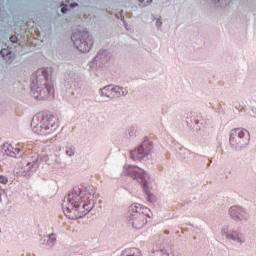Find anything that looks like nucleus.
Returning a JSON list of instances; mask_svg holds the SVG:
<instances>
[{
  "label": "nucleus",
  "instance_id": "f8f14e48",
  "mask_svg": "<svg viewBox=\"0 0 256 256\" xmlns=\"http://www.w3.org/2000/svg\"><path fill=\"white\" fill-rule=\"evenodd\" d=\"M229 215L234 221H248L249 213L241 206H231L229 208Z\"/></svg>",
  "mask_w": 256,
  "mask_h": 256
},
{
  "label": "nucleus",
  "instance_id": "473e14b6",
  "mask_svg": "<svg viewBox=\"0 0 256 256\" xmlns=\"http://www.w3.org/2000/svg\"><path fill=\"white\" fill-rule=\"evenodd\" d=\"M165 233H166V235H169V231L166 230Z\"/></svg>",
  "mask_w": 256,
  "mask_h": 256
},
{
  "label": "nucleus",
  "instance_id": "2f4dec72",
  "mask_svg": "<svg viewBox=\"0 0 256 256\" xmlns=\"http://www.w3.org/2000/svg\"><path fill=\"white\" fill-rule=\"evenodd\" d=\"M77 5H79V4H77V3H72V4H70V7H77Z\"/></svg>",
  "mask_w": 256,
  "mask_h": 256
},
{
  "label": "nucleus",
  "instance_id": "412c9836",
  "mask_svg": "<svg viewBox=\"0 0 256 256\" xmlns=\"http://www.w3.org/2000/svg\"><path fill=\"white\" fill-rule=\"evenodd\" d=\"M66 155H68V157H73V155H75V146L73 145L66 146Z\"/></svg>",
  "mask_w": 256,
  "mask_h": 256
},
{
  "label": "nucleus",
  "instance_id": "a211bd4d",
  "mask_svg": "<svg viewBox=\"0 0 256 256\" xmlns=\"http://www.w3.org/2000/svg\"><path fill=\"white\" fill-rule=\"evenodd\" d=\"M12 149H13V146L9 143H4L2 146H1V153H6V155L8 153H12Z\"/></svg>",
  "mask_w": 256,
  "mask_h": 256
},
{
  "label": "nucleus",
  "instance_id": "393cba45",
  "mask_svg": "<svg viewBox=\"0 0 256 256\" xmlns=\"http://www.w3.org/2000/svg\"><path fill=\"white\" fill-rule=\"evenodd\" d=\"M140 1V7H147L148 5H151L153 3V0H139Z\"/></svg>",
  "mask_w": 256,
  "mask_h": 256
},
{
  "label": "nucleus",
  "instance_id": "ddd939ff",
  "mask_svg": "<svg viewBox=\"0 0 256 256\" xmlns=\"http://www.w3.org/2000/svg\"><path fill=\"white\" fill-rule=\"evenodd\" d=\"M64 81L65 86L70 87V89H72V95H75V91H73V89L81 85V78L79 77V75H77L75 72L66 73L64 76Z\"/></svg>",
  "mask_w": 256,
  "mask_h": 256
},
{
  "label": "nucleus",
  "instance_id": "c85d7f7f",
  "mask_svg": "<svg viewBox=\"0 0 256 256\" xmlns=\"http://www.w3.org/2000/svg\"><path fill=\"white\" fill-rule=\"evenodd\" d=\"M10 41H11V43H17V41H19V39L17 38V36L12 35V36L10 37Z\"/></svg>",
  "mask_w": 256,
  "mask_h": 256
},
{
  "label": "nucleus",
  "instance_id": "423d86ee",
  "mask_svg": "<svg viewBox=\"0 0 256 256\" xmlns=\"http://www.w3.org/2000/svg\"><path fill=\"white\" fill-rule=\"evenodd\" d=\"M229 143L234 151H243L251 143V134L245 128H234L230 131Z\"/></svg>",
  "mask_w": 256,
  "mask_h": 256
},
{
  "label": "nucleus",
  "instance_id": "5701e85b",
  "mask_svg": "<svg viewBox=\"0 0 256 256\" xmlns=\"http://www.w3.org/2000/svg\"><path fill=\"white\" fill-rule=\"evenodd\" d=\"M186 123H187L188 127H192L191 123H195V125H199V119H197V118H193V119L187 118Z\"/></svg>",
  "mask_w": 256,
  "mask_h": 256
},
{
  "label": "nucleus",
  "instance_id": "6e6552de",
  "mask_svg": "<svg viewBox=\"0 0 256 256\" xmlns=\"http://www.w3.org/2000/svg\"><path fill=\"white\" fill-rule=\"evenodd\" d=\"M151 151H153V142L145 138L138 147L130 151V159L140 162L147 161L151 156Z\"/></svg>",
  "mask_w": 256,
  "mask_h": 256
},
{
  "label": "nucleus",
  "instance_id": "4be33fe9",
  "mask_svg": "<svg viewBox=\"0 0 256 256\" xmlns=\"http://www.w3.org/2000/svg\"><path fill=\"white\" fill-rule=\"evenodd\" d=\"M151 256H169V253L165 252L163 249L154 250Z\"/></svg>",
  "mask_w": 256,
  "mask_h": 256
},
{
  "label": "nucleus",
  "instance_id": "7c9ffc66",
  "mask_svg": "<svg viewBox=\"0 0 256 256\" xmlns=\"http://www.w3.org/2000/svg\"><path fill=\"white\" fill-rule=\"evenodd\" d=\"M68 9H67V6H63L61 8V13H63L65 15V13H67Z\"/></svg>",
  "mask_w": 256,
  "mask_h": 256
},
{
  "label": "nucleus",
  "instance_id": "9b49d317",
  "mask_svg": "<svg viewBox=\"0 0 256 256\" xmlns=\"http://www.w3.org/2000/svg\"><path fill=\"white\" fill-rule=\"evenodd\" d=\"M49 161V155H39L33 162H27L26 169L22 172V175H31L34 171H37L40 163H47Z\"/></svg>",
  "mask_w": 256,
  "mask_h": 256
},
{
  "label": "nucleus",
  "instance_id": "f257e3e1",
  "mask_svg": "<svg viewBox=\"0 0 256 256\" xmlns=\"http://www.w3.org/2000/svg\"><path fill=\"white\" fill-rule=\"evenodd\" d=\"M95 203V197L87 191V188L74 187L64 198L62 209L68 219L75 221L93 211Z\"/></svg>",
  "mask_w": 256,
  "mask_h": 256
},
{
  "label": "nucleus",
  "instance_id": "a878e982",
  "mask_svg": "<svg viewBox=\"0 0 256 256\" xmlns=\"http://www.w3.org/2000/svg\"><path fill=\"white\" fill-rule=\"evenodd\" d=\"M0 183H2V185H7V183H9V179L3 175H0Z\"/></svg>",
  "mask_w": 256,
  "mask_h": 256
},
{
  "label": "nucleus",
  "instance_id": "20e7f679",
  "mask_svg": "<svg viewBox=\"0 0 256 256\" xmlns=\"http://www.w3.org/2000/svg\"><path fill=\"white\" fill-rule=\"evenodd\" d=\"M124 173L127 177H131V179L137 181L141 185L149 203H155V201H157V196L151 194V177L145 170L137 166H126Z\"/></svg>",
  "mask_w": 256,
  "mask_h": 256
},
{
  "label": "nucleus",
  "instance_id": "2eb2a0df",
  "mask_svg": "<svg viewBox=\"0 0 256 256\" xmlns=\"http://www.w3.org/2000/svg\"><path fill=\"white\" fill-rule=\"evenodd\" d=\"M54 235L55 234H51L49 236H44L43 238H41L40 245L42 247H45V249H51V247L55 245V241H57Z\"/></svg>",
  "mask_w": 256,
  "mask_h": 256
},
{
  "label": "nucleus",
  "instance_id": "9d476101",
  "mask_svg": "<svg viewBox=\"0 0 256 256\" xmlns=\"http://www.w3.org/2000/svg\"><path fill=\"white\" fill-rule=\"evenodd\" d=\"M129 91L127 88L121 86L107 85L101 89V96L108 99H117L119 97H125Z\"/></svg>",
  "mask_w": 256,
  "mask_h": 256
},
{
  "label": "nucleus",
  "instance_id": "7ed1b4c3",
  "mask_svg": "<svg viewBox=\"0 0 256 256\" xmlns=\"http://www.w3.org/2000/svg\"><path fill=\"white\" fill-rule=\"evenodd\" d=\"M59 122L51 112H40L33 117L31 122V128L37 135H49L53 131H57Z\"/></svg>",
  "mask_w": 256,
  "mask_h": 256
},
{
  "label": "nucleus",
  "instance_id": "f3484780",
  "mask_svg": "<svg viewBox=\"0 0 256 256\" xmlns=\"http://www.w3.org/2000/svg\"><path fill=\"white\" fill-rule=\"evenodd\" d=\"M215 7H227L229 3H231V0H212Z\"/></svg>",
  "mask_w": 256,
  "mask_h": 256
},
{
  "label": "nucleus",
  "instance_id": "cd10ccee",
  "mask_svg": "<svg viewBox=\"0 0 256 256\" xmlns=\"http://www.w3.org/2000/svg\"><path fill=\"white\" fill-rule=\"evenodd\" d=\"M162 25H163V22L161 21V19H157L156 20V27H157V29H161Z\"/></svg>",
  "mask_w": 256,
  "mask_h": 256
},
{
  "label": "nucleus",
  "instance_id": "aec40b11",
  "mask_svg": "<svg viewBox=\"0 0 256 256\" xmlns=\"http://www.w3.org/2000/svg\"><path fill=\"white\" fill-rule=\"evenodd\" d=\"M19 153H25V149L13 148L12 153H8L7 156L8 157H17V155H19Z\"/></svg>",
  "mask_w": 256,
  "mask_h": 256
},
{
  "label": "nucleus",
  "instance_id": "6ab92c4d",
  "mask_svg": "<svg viewBox=\"0 0 256 256\" xmlns=\"http://www.w3.org/2000/svg\"><path fill=\"white\" fill-rule=\"evenodd\" d=\"M127 133L132 139L137 137V126H130L127 130Z\"/></svg>",
  "mask_w": 256,
  "mask_h": 256
},
{
  "label": "nucleus",
  "instance_id": "c756f323",
  "mask_svg": "<svg viewBox=\"0 0 256 256\" xmlns=\"http://www.w3.org/2000/svg\"><path fill=\"white\" fill-rule=\"evenodd\" d=\"M179 153H189V150H187L186 148L181 147L179 149Z\"/></svg>",
  "mask_w": 256,
  "mask_h": 256
},
{
  "label": "nucleus",
  "instance_id": "f03ea898",
  "mask_svg": "<svg viewBox=\"0 0 256 256\" xmlns=\"http://www.w3.org/2000/svg\"><path fill=\"white\" fill-rule=\"evenodd\" d=\"M31 95L43 101L47 97H55V89L51 82V74L47 69H38L31 77Z\"/></svg>",
  "mask_w": 256,
  "mask_h": 256
},
{
  "label": "nucleus",
  "instance_id": "4468645a",
  "mask_svg": "<svg viewBox=\"0 0 256 256\" xmlns=\"http://www.w3.org/2000/svg\"><path fill=\"white\" fill-rule=\"evenodd\" d=\"M226 239H231L232 241H237V243H245L243 239V234L239 231L231 230L229 232H224Z\"/></svg>",
  "mask_w": 256,
  "mask_h": 256
},
{
  "label": "nucleus",
  "instance_id": "72a5a7b5",
  "mask_svg": "<svg viewBox=\"0 0 256 256\" xmlns=\"http://www.w3.org/2000/svg\"><path fill=\"white\" fill-rule=\"evenodd\" d=\"M1 201H2V198H1V193H0V203H1Z\"/></svg>",
  "mask_w": 256,
  "mask_h": 256
},
{
  "label": "nucleus",
  "instance_id": "0eeeda50",
  "mask_svg": "<svg viewBox=\"0 0 256 256\" xmlns=\"http://www.w3.org/2000/svg\"><path fill=\"white\" fill-rule=\"evenodd\" d=\"M71 41L74 43L75 49L80 51V53H89L91 47H93V35L87 30H78L75 31L71 36Z\"/></svg>",
  "mask_w": 256,
  "mask_h": 256
},
{
  "label": "nucleus",
  "instance_id": "b1692460",
  "mask_svg": "<svg viewBox=\"0 0 256 256\" xmlns=\"http://www.w3.org/2000/svg\"><path fill=\"white\" fill-rule=\"evenodd\" d=\"M0 55L1 57H3V59H5L6 57H9V55H11V51H9L8 49H2L0 51Z\"/></svg>",
  "mask_w": 256,
  "mask_h": 256
},
{
  "label": "nucleus",
  "instance_id": "bb28decb",
  "mask_svg": "<svg viewBox=\"0 0 256 256\" xmlns=\"http://www.w3.org/2000/svg\"><path fill=\"white\" fill-rule=\"evenodd\" d=\"M7 63H13V52L10 51V55L4 58Z\"/></svg>",
  "mask_w": 256,
  "mask_h": 256
},
{
  "label": "nucleus",
  "instance_id": "dca6fc26",
  "mask_svg": "<svg viewBox=\"0 0 256 256\" xmlns=\"http://www.w3.org/2000/svg\"><path fill=\"white\" fill-rule=\"evenodd\" d=\"M121 256H143L139 248H126L122 251Z\"/></svg>",
  "mask_w": 256,
  "mask_h": 256
},
{
  "label": "nucleus",
  "instance_id": "1a4fd4ad",
  "mask_svg": "<svg viewBox=\"0 0 256 256\" xmlns=\"http://www.w3.org/2000/svg\"><path fill=\"white\" fill-rule=\"evenodd\" d=\"M111 61V52L109 50H99L93 60L89 63V67L93 73L99 77V73L105 69V65Z\"/></svg>",
  "mask_w": 256,
  "mask_h": 256
},
{
  "label": "nucleus",
  "instance_id": "39448f33",
  "mask_svg": "<svg viewBox=\"0 0 256 256\" xmlns=\"http://www.w3.org/2000/svg\"><path fill=\"white\" fill-rule=\"evenodd\" d=\"M147 217L149 219L153 217L149 208L143 207L141 204H132L128 207L126 221L133 229H143L147 225Z\"/></svg>",
  "mask_w": 256,
  "mask_h": 256
}]
</instances>
